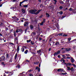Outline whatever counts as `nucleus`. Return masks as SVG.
I'll list each match as a JSON object with an SVG mask.
<instances>
[{"mask_svg":"<svg viewBox=\"0 0 76 76\" xmlns=\"http://www.w3.org/2000/svg\"><path fill=\"white\" fill-rule=\"evenodd\" d=\"M28 24L29 22L28 21H27L24 23V26H27L29 25Z\"/></svg>","mask_w":76,"mask_h":76,"instance_id":"4","label":"nucleus"},{"mask_svg":"<svg viewBox=\"0 0 76 76\" xmlns=\"http://www.w3.org/2000/svg\"><path fill=\"white\" fill-rule=\"evenodd\" d=\"M21 50L22 52H24V51H25V49H24V48H21Z\"/></svg>","mask_w":76,"mask_h":76,"instance_id":"19","label":"nucleus"},{"mask_svg":"<svg viewBox=\"0 0 76 76\" xmlns=\"http://www.w3.org/2000/svg\"><path fill=\"white\" fill-rule=\"evenodd\" d=\"M19 46H18L17 48V53L15 54V60H16L17 59V56H18V53H19Z\"/></svg>","mask_w":76,"mask_h":76,"instance_id":"1","label":"nucleus"},{"mask_svg":"<svg viewBox=\"0 0 76 76\" xmlns=\"http://www.w3.org/2000/svg\"><path fill=\"white\" fill-rule=\"evenodd\" d=\"M28 6V4H27V5H23V7H27Z\"/></svg>","mask_w":76,"mask_h":76,"instance_id":"26","label":"nucleus"},{"mask_svg":"<svg viewBox=\"0 0 76 76\" xmlns=\"http://www.w3.org/2000/svg\"><path fill=\"white\" fill-rule=\"evenodd\" d=\"M14 8H15L14 7H10L11 9H14Z\"/></svg>","mask_w":76,"mask_h":76,"instance_id":"48","label":"nucleus"},{"mask_svg":"<svg viewBox=\"0 0 76 76\" xmlns=\"http://www.w3.org/2000/svg\"><path fill=\"white\" fill-rule=\"evenodd\" d=\"M27 42L28 43V42H30V41H31V40L29 39V40H27Z\"/></svg>","mask_w":76,"mask_h":76,"instance_id":"28","label":"nucleus"},{"mask_svg":"<svg viewBox=\"0 0 76 76\" xmlns=\"http://www.w3.org/2000/svg\"><path fill=\"white\" fill-rule=\"evenodd\" d=\"M72 65H73L74 66V67H76V65H75V64H72Z\"/></svg>","mask_w":76,"mask_h":76,"instance_id":"57","label":"nucleus"},{"mask_svg":"<svg viewBox=\"0 0 76 76\" xmlns=\"http://www.w3.org/2000/svg\"><path fill=\"white\" fill-rule=\"evenodd\" d=\"M58 35H59V36H62L63 34L62 33H60L58 34Z\"/></svg>","mask_w":76,"mask_h":76,"instance_id":"36","label":"nucleus"},{"mask_svg":"<svg viewBox=\"0 0 76 76\" xmlns=\"http://www.w3.org/2000/svg\"><path fill=\"white\" fill-rule=\"evenodd\" d=\"M62 57L64 58V59H65L66 58V57L64 55H62Z\"/></svg>","mask_w":76,"mask_h":76,"instance_id":"35","label":"nucleus"},{"mask_svg":"<svg viewBox=\"0 0 76 76\" xmlns=\"http://www.w3.org/2000/svg\"><path fill=\"white\" fill-rule=\"evenodd\" d=\"M60 3L61 4H63V3H64V2L63 1H61L60 2Z\"/></svg>","mask_w":76,"mask_h":76,"instance_id":"50","label":"nucleus"},{"mask_svg":"<svg viewBox=\"0 0 76 76\" xmlns=\"http://www.w3.org/2000/svg\"><path fill=\"white\" fill-rule=\"evenodd\" d=\"M71 62L72 63H74V62L75 61V59H73V58H71Z\"/></svg>","mask_w":76,"mask_h":76,"instance_id":"13","label":"nucleus"},{"mask_svg":"<svg viewBox=\"0 0 76 76\" xmlns=\"http://www.w3.org/2000/svg\"><path fill=\"white\" fill-rule=\"evenodd\" d=\"M59 13L60 15H63V12L62 11H60Z\"/></svg>","mask_w":76,"mask_h":76,"instance_id":"25","label":"nucleus"},{"mask_svg":"<svg viewBox=\"0 0 76 76\" xmlns=\"http://www.w3.org/2000/svg\"><path fill=\"white\" fill-rule=\"evenodd\" d=\"M39 63V61L36 62V64H38V63Z\"/></svg>","mask_w":76,"mask_h":76,"instance_id":"56","label":"nucleus"},{"mask_svg":"<svg viewBox=\"0 0 76 76\" xmlns=\"http://www.w3.org/2000/svg\"><path fill=\"white\" fill-rule=\"evenodd\" d=\"M18 30V29H17L16 30V33H18V32H19V30Z\"/></svg>","mask_w":76,"mask_h":76,"instance_id":"39","label":"nucleus"},{"mask_svg":"<svg viewBox=\"0 0 76 76\" xmlns=\"http://www.w3.org/2000/svg\"><path fill=\"white\" fill-rule=\"evenodd\" d=\"M55 26H56V28H57V29H59V26H58V24L56 23V24H55Z\"/></svg>","mask_w":76,"mask_h":76,"instance_id":"14","label":"nucleus"},{"mask_svg":"<svg viewBox=\"0 0 76 76\" xmlns=\"http://www.w3.org/2000/svg\"><path fill=\"white\" fill-rule=\"evenodd\" d=\"M41 51V50H40L38 51H37V53H40Z\"/></svg>","mask_w":76,"mask_h":76,"instance_id":"30","label":"nucleus"},{"mask_svg":"<svg viewBox=\"0 0 76 76\" xmlns=\"http://www.w3.org/2000/svg\"><path fill=\"white\" fill-rule=\"evenodd\" d=\"M12 58H11L10 60L9 61V62L10 63H12Z\"/></svg>","mask_w":76,"mask_h":76,"instance_id":"23","label":"nucleus"},{"mask_svg":"<svg viewBox=\"0 0 76 76\" xmlns=\"http://www.w3.org/2000/svg\"><path fill=\"white\" fill-rule=\"evenodd\" d=\"M51 48H50L48 50L49 51H51Z\"/></svg>","mask_w":76,"mask_h":76,"instance_id":"62","label":"nucleus"},{"mask_svg":"<svg viewBox=\"0 0 76 76\" xmlns=\"http://www.w3.org/2000/svg\"><path fill=\"white\" fill-rule=\"evenodd\" d=\"M63 59H64V58H62L61 59V60L60 61H61V62H62V61H63Z\"/></svg>","mask_w":76,"mask_h":76,"instance_id":"58","label":"nucleus"},{"mask_svg":"<svg viewBox=\"0 0 76 76\" xmlns=\"http://www.w3.org/2000/svg\"><path fill=\"white\" fill-rule=\"evenodd\" d=\"M28 0H24L22 2H20V3L21 4H22V3H24V2H25V1H28Z\"/></svg>","mask_w":76,"mask_h":76,"instance_id":"21","label":"nucleus"},{"mask_svg":"<svg viewBox=\"0 0 76 76\" xmlns=\"http://www.w3.org/2000/svg\"><path fill=\"white\" fill-rule=\"evenodd\" d=\"M34 20H31V22L32 23H34Z\"/></svg>","mask_w":76,"mask_h":76,"instance_id":"55","label":"nucleus"},{"mask_svg":"<svg viewBox=\"0 0 76 76\" xmlns=\"http://www.w3.org/2000/svg\"><path fill=\"white\" fill-rule=\"evenodd\" d=\"M29 75L30 76H33V75H32V74H29Z\"/></svg>","mask_w":76,"mask_h":76,"instance_id":"60","label":"nucleus"},{"mask_svg":"<svg viewBox=\"0 0 76 76\" xmlns=\"http://www.w3.org/2000/svg\"><path fill=\"white\" fill-rule=\"evenodd\" d=\"M21 12L23 13H26V12H25V10L23 9H21Z\"/></svg>","mask_w":76,"mask_h":76,"instance_id":"12","label":"nucleus"},{"mask_svg":"<svg viewBox=\"0 0 76 76\" xmlns=\"http://www.w3.org/2000/svg\"><path fill=\"white\" fill-rule=\"evenodd\" d=\"M63 37H67V35L66 34H64L63 35Z\"/></svg>","mask_w":76,"mask_h":76,"instance_id":"42","label":"nucleus"},{"mask_svg":"<svg viewBox=\"0 0 76 76\" xmlns=\"http://www.w3.org/2000/svg\"><path fill=\"white\" fill-rule=\"evenodd\" d=\"M5 58H4V55H3L0 58V59L2 61H4V60Z\"/></svg>","mask_w":76,"mask_h":76,"instance_id":"7","label":"nucleus"},{"mask_svg":"<svg viewBox=\"0 0 76 76\" xmlns=\"http://www.w3.org/2000/svg\"><path fill=\"white\" fill-rule=\"evenodd\" d=\"M7 58H9V54L8 53H7Z\"/></svg>","mask_w":76,"mask_h":76,"instance_id":"54","label":"nucleus"},{"mask_svg":"<svg viewBox=\"0 0 76 76\" xmlns=\"http://www.w3.org/2000/svg\"><path fill=\"white\" fill-rule=\"evenodd\" d=\"M66 51H69L71 50V49L70 48H66L65 49Z\"/></svg>","mask_w":76,"mask_h":76,"instance_id":"16","label":"nucleus"},{"mask_svg":"<svg viewBox=\"0 0 76 76\" xmlns=\"http://www.w3.org/2000/svg\"><path fill=\"white\" fill-rule=\"evenodd\" d=\"M14 37H16V31H15L14 32Z\"/></svg>","mask_w":76,"mask_h":76,"instance_id":"27","label":"nucleus"},{"mask_svg":"<svg viewBox=\"0 0 76 76\" xmlns=\"http://www.w3.org/2000/svg\"><path fill=\"white\" fill-rule=\"evenodd\" d=\"M19 32H22V29H19Z\"/></svg>","mask_w":76,"mask_h":76,"instance_id":"38","label":"nucleus"},{"mask_svg":"<svg viewBox=\"0 0 76 76\" xmlns=\"http://www.w3.org/2000/svg\"><path fill=\"white\" fill-rule=\"evenodd\" d=\"M38 26L39 28H38V29L39 30V31H40V28H39V24H38Z\"/></svg>","mask_w":76,"mask_h":76,"instance_id":"43","label":"nucleus"},{"mask_svg":"<svg viewBox=\"0 0 76 76\" xmlns=\"http://www.w3.org/2000/svg\"><path fill=\"white\" fill-rule=\"evenodd\" d=\"M69 10H70V11H73V9H72V8H70Z\"/></svg>","mask_w":76,"mask_h":76,"instance_id":"49","label":"nucleus"},{"mask_svg":"<svg viewBox=\"0 0 76 76\" xmlns=\"http://www.w3.org/2000/svg\"><path fill=\"white\" fill-rule=\"evenodd\" d=\"M30 28L31 30L34 29V26L32 25H30Z\"/></svg>","mask_w":76,"mask_h":76,"instance_id":"8","label":"nucleus"},{"mask_svg":"<svg viewBox=\"0 0 76 76\" xmlns=\"http://www.w3.org/2000/svg\"><path fill=\"white\" fill-rule=\"evenodd\" d=\"M32 34L34 35H35L36 34V33L35 32H33Z\"/></svg>","mask_w":76,"mask_h":76,"instance_id":"47","label":"nucleus"},{"mask_svg":"<svg viewBox=\"0 0 76 76\" xmlns=\"http://www.w3.org/2000/svg\"><path fill=\"white\" fill-rule=\"evenodd\" d=\"M46 15L47 18H48L49 17H50V14H48V13H46Z\"/></svg>","mask_w":76,"mask_h":76,"instance_id":"15","label":"nucleus"},{"mask_svg":"<svg viewBox=\"0 0 76 76\" xmlns=\"http://www.w3.org/2000/svg\"><path fill=\"white\" fill-rule=\"evenodd\" d=\"M13 2H16V1H17V0H12Z\"/></svg>","mask_w":76,"mask_h":76,"instance_id":"59","label":"nucleus"},{"mask_svg":"<svg viewBox=\"0 0 76 76\" xmlns=\"http://www.w3.org/2000/svg\"><path fill=\"white\" fill-rule=\"evenodd\" d=\"M8 30V28L7 27L5 28V30L6 31H7Z\"/></svg>","mask_w":76,"mask_h":76,"instance_id":"61","label":"nucleus"},{"mask_svg":"<svg viewBox=\"0 0 76 76\" xmlns=\"http://www.w3.org/2000/svg\"><path fill=\"white\" fill-rule=\"evenodd\" d=\"M66 17V16H62L61 17V19H64V17Z\"/></svg>","mask_w":76,"mask_h":76,"instance_id":"37","label":"nucleus"},{"mask_svg":"<svg viewBox=\"0 0 76 76\" xmlns=\"http://www.w3.org/2000/svg\"><path fill=\"white\" fill-rule=\"evenodd\" d=\"M44 25V23L43 22H42L41 23H40V26H42V25Z\"/></svg>","mask_w":76,"mask_h":76,"instance_id":"51","label":"nucleus"},{"mask_svg":"<svg viewBox=\"0 0 76 76\" xmlns=\"http://www.w3.org/2000/svg\"><path fill=\"white\" fill-rule=\"evenodd\" d=\"M2 64L4 66V67L6 65V64H4V62H2Z\"/></svg>","mask_w":76,"mask_h":76,"instance_id":"29","label":"nucleus"},{"mask_svg":"<svg viewBox=\"0 0 76 76\" xmlns=\"http://www.w3.org/2000/svg\"><path fill=\"white\" fill-rule=\"evenodd\" d=\"M69 66H72V64L69 62L68 63H67L66 65V67H68Z\"/></svg>","mask_w":76,"mask_h":76,"instance_id":"11","label":"nucleus"},{"mask_svg":"<svg viewBox=\"0 0 76 76\" xmlns=\"http://www.w3.org/2000/svg\"><path fill=\"white\" fill-rule=\"evenodd\" d=\"M41 40H42V38L41 37H39V40L40 41H41Z\"/></svg>","mask_w":76,"mask_h":76,"instance_id":"52","label":"nucleus"},{"mask_svg":"<svg viewBox=\"0 0 76 76\" xmlns=\"http://www.w3.org/2000/svg\"><path fill=\"white\" fill-rule=\"evenodd\" d=\"M40 11L39 10H38V11L37 12H35V15H38V13H39V12H40Z\"/></svg>","mask_w":76,"mask_h":76,"instance_id":"17","label":"nucleus"},{"mask_svg":"<svg viewBox=\"0 0 76 76\" xmlns=\"http://www.w3.org/2000/svg\"><path fill=\"white\" fill-rule=\"evenodd\" d=\"M31 43L32 45H34V43L32 41H31Z\"/></svg>","mask_w":76,"mask_h":76,"instance_id":"40","label":"nucleus"},{"mask_svg":"<svg viewBox=\"0 0 76 76\" xmlns=\"http://www.w3.org/2000/svg\"><path fill=\"white\" fill-rule=\"evenodd\" d=\"M26 61H27V62H28V63H29V61H28V60H26Z\"/></svg>","mask_w":76,"mask_h":76,"instance_id":"64","label":"nucleus"},{"mask_svg":"<svg viewBox=\"0 0 76 76\" xmlns=\"http://www.w3.org/2000/svg\"><path fill=\"white\" fill-rule=\"evenodd\" d=\"M29 29V27H28V26H27V28H26L25 30V33H26V31H27V30L28 29Z\"/></svg>","mask_w":76,"mask_h":76,"instance_id":"20","label":"nucleus"},{"mask_svg":"<svg viewBox=\"0 0 76 76\" xmlns=\"http://www.w3.org/2000/svg\"><path fill=\"white\" fill-rule=\"evenodd\" d=\"M67 70H71V69H70V67L69 66V67H67Z\"/></svg>","mask_w":76,"mask_h":76,"instance_id":"22","label":"nucleus"},{"mask_svg":"<svg viewBox=\"0 0 76 76\" xmlns=\"http://www.w3.org/2000/svg\"><path fill=\"white\" fill-rule=\"evenodd\" d=\"M70 70L72 72H73L75 70V69L73 67H72Z\"/></svg>","mask_w":76,"mask_h":76,"instance_id":"18","label":"nucleus"},{"mask_svg":"<svg viewBox=\"0 0 76 76\" xmlns=\"http://www.w3.org/2000/svg\"><path fill=\"white\" fill-rule=\"evenodd\" d=\"M34 23L35 25H37L38 24V19H35L34 21Z\"/></svg>","mask_w":76,"mask_h":76,"instance_id":"9","label":"nucleus"},{"mask_svg":"<svg viewBox=\"0 0 76 76\" xmlns=\"http://www.w3.org/2000/svg\"><path fill=\"white\" fill-rule=\"evenodd\" d=\"M63 8V6H60L59 7V9H62Z\"/></svg>","mask_w":76,"mask_h":76,"instance_id":"33","label":"nucleus"},{"mask_svg":"<svg viewBox=\"0 0 76 76\" xmlns=\"http://www.w3.org/2000/svg\"><path fill=\"white\" fill-rule=\"evenodd\" d=\"M60 50H59L56 52H55L54 54V56H56V55H57L58 54H60Z\"/></svg>","mask_w":76,"mask_h":76,"instance_id":"5","label":"nucleus"},{"mask_svg":"<svg viewBox=\"0 0 76 76\" xmlns=\"http://www.w3.org/2000/svg\"><path fill=\"white\" fill-rule=\"evenodd\" d=\"M28 52V50H26V51L24 52L25 54H27Z\"/></svg>","mask_w":76,"mask_h":76,"instance_id":"24","label":"nucleus"},{"mask_svg":"<svg viewBox=\"0 0 76 76\" xmlns=\"http://www.w3.org/2000/svg\"><path fill=\"white\" fill-rule=\"evenodd\" d=\"M68 41L69 42L71 40V38H68Z\"/></svg>","mask_w":76,"mask_h":76,"instance_id":"45","label":"nucleus"},{"mask_svg":"<svg viewBox=\"0 0 76 76\" xmlns=\"http://www.w3.org/2000/svg\"><path fill=\"white\" fill-rule=\"evenodd\" d=\"M12 18L13 19H15V18H16V17L15 16H14L12 17Z\"/></svg>","mask_w":76,"mask_h":76,"instance_id":"46","label":"nucleus"},{"mask_svg":"<svg viewBox=\"0 0 76 76\" xmlns=\"http://www.w3.org/2000/svg\"><path fill=\"white\" fill-rule=\"evenodd\" d=\"M36 70H37L38 72H40V68L38 66H37L36 67Z\"/></svg>","mask_w":76,"mask_h":76,"instance_id":"10","label":"nucleus"},{"mask_svg":"<svg viewBox=\"0 0 76 76\" xmlns=\"http://www.w3.org/2000/svg\"><path fill=\"white\" fill-rule=\"evenodd\" d=\"M57 71L59 72H63V71H64V69H61V68L58 69Z\"/></svg>","mask_w":76,"mask_h":76,"instance_id":"6","label":"nucleus"},{"mask_svg":"<svg viewBox=\"0 0 76 76\" xmlns=\"http://www.w3.org/2000/svg\"><path fill=\"white\" fill-rule=\"evenodd\" d=\"M67 73H62V75H67Z\"/></svg>","mask_w":76,"mask_h":76,"instance_id":"44","label":"nucleus"},{"mask_svg":"<svg viewBox=\"0 0 76 76\" xmlns=\"http://www.w3.org/2000/svg\"><path fill=\"white\" fill-rule=\"evenodd\" d=\"M6 3V2H4L3 3H2V4L1 5H0V7H1L3 4L4 3Z\"/></svg>","mask_w":76,"mask_h":76,"instance_id":"32","label":"nucleus"},{"mask_svg":"<svg viewBox=\"0 0 76 76\" xmlns=\"http://www.w3.org/2000/svg\"><path fill=\"white\" fill-rule=\"evenodd\" d=\"M20 65L19 64H18V69H20Z\"/></svg>","mask_w":76,"mask_h":76,"instance_id":"41","label":"nucleus"},{"mask_svg":"<svg viewBox=\"0 0 76 76\" xmlns=\"http://www.w3.org/2000/svg\"><path fill=\"white\" fill-rule=\"evenodd\" d=\"M53 0L55 2V3H54V4H56V3H57V0Z\"/></svg>","mask_w":76,"mask_h":76,"instance_id":"34","label":"nucleus"},{"mask_svg":"<svg viewBox=\"0 0 76 76\" xmlns=\"http://www.w3.org/2000/svg\"><path fill=\"white\" fill-rule=\"evenodd\" d=\"M37 11L36 9L31 10H29V12L31 14H34L35 15V13Z\"/></svg>","mask_w":76,"mask_h":76,"instance_id":"2","label":"nucleus"},{"mask_svg":"<svg viewBox=\"0 0 76 76\" xmlns=\"http://www.w3.org/2000/svg\"><path fill=\"white\" fill-rule=\"evenodd\" d=\"M45 19H44L43 20V21L42 22H43L44 23H45Z\"/></svg>","mask_w":76,"mask_h":76,"instance_id":"31","label":"nucleus"},{"mask_svg":"<svg viewBox=\"0 0 76 76\" xmlns=\"http://www.w3.org/2000/svg\"><path fill=\"white\" fill-rule=\"evenodd\" d=\"M66 56H70V54H66Z\"/></svg>","mask_w":76,"mask_h":76,"instance_id":"63","label":"nucleus"},{"mask_svg":"<svg viewBox=\"0 0 76 76\" xmlns=\"http://www.w3.org/2000/svg\"><path fill=\"white\" fill-rule=\"evenodd\" d=\"M18 41V38L15 37V41Z\"/></svg>","mask_w":76,"mask_h":76,"instance_id":"53","label":"nucleus"},{"mask_svg":"<svg viewBox=\"0 0 76 76\" xmlns=\"http://www.w3.org/2000/svg\"><path fill=\"white\" fill-rule=\"evenodd\" d=\"M5 73H7V74H9L8 75V76H12V75H13V73H14V72H13V71H12L10 72H5Z\"/></svg>","mask_w":76,"mask_h":76,"instance_id":"3","label":"nucleus"}]
</instances>
